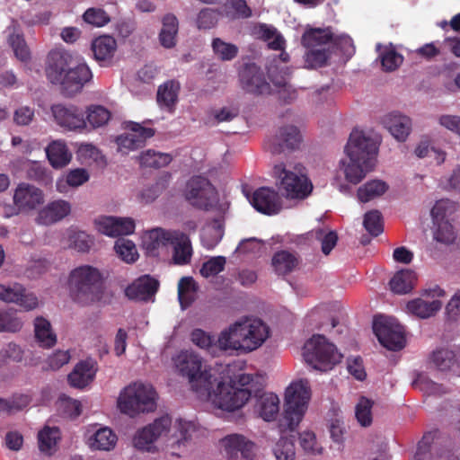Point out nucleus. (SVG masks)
Returning <instances> with one entry per match:
<instances>
[{
	"instance_id": "f257e3e1",
	"label": "nucleus",
	"mask_w": 460,
	"mask_h": 460,
	"mask_svg": "<svg viewBox=\"0 0 460 460\" xmlns=\"http://www.w3.org/2000/svg\"><path fill=\"white\" fill-rule=\"evenodd\" d=\"M46 74L52 84L61 86L62 93L66 96L80 92L93 77L86 64L77 63L69 53L59 50L49 52Z\"/></svg>"
},
{
	"instance_id": "f03ea898",
	"label": "nucleus",
	"mask_w": 460,
	"mask_h": 460,
	"mask_svg": "<svg viewBox=\"0 0 460 460\" xmlns=\"http://www.w3.org/2000/svg\"><path fill=\"white\" fill-rule=\"evenodd\" d=\"M377 150L376 143L363 131L355 129L350 133L345 146L349 162L344 168L345 178L349 182L359 183L374 169Z\"/></svg>"
},
{
	"instance_id": "7ed1b4c3",
	"label": "nucleus",
	"mask_w": 460,
	"mask_h": 460,
	"mask_svg": "<svg viewBox=\"0 0 460 460\" xmlns=\"http://www.w3.org/2000/svg\"><path fill=\"white\" fill-rule=\"evenodd\" d=\"M269 335V327L261 319L245 320L221 332L217 345L221 350L251 352L260 348Z\"/></svg>"
},
{
	"instance_id": "20e7f679",
	"label": "nucleus",
	"mask_w": 460,
	"mask_h": 460,
	"mask_svg": "<svg viewBox=\"0 0 460 460\" xmlns=\"http://www.w3.org/2000/svg\"><path fill=\"white\" fill-rule=\"evenodd\" d=\"M68 284L73 299L79 304L88 305L102 298L103 277L97 268L83 265L74 269Z\"/></svg>"
},
{
	"instance_id": "39448f33",
	"label": "nucleus",
	"mask_w": 460,
	"mask_h": 460,
	"mask_svg": "<svg viewBox=\"0 0 460 460\" xmlns=\"http://www.w3.org/2000/svg\"><path fill=\"white\" fill-rule=\"evenodd\" d=\"M311 397V390L307 380L291 383L285 393L283 417L279 426L282 432L293 431L302 420Z\"/></svg>"
},
{
	"instance_id": "423d86ee",
	"label": "nucleus",
	"mask_w": 460,
	"mask_h": 460,
	"mask_svg": "<svg viewBox=\"0 0 460 460\" xmlns=\"http://www.w3.org/2000/svg\"><path fill=\"white\" fill-rule=\"evenodd\" d=\"M156 393L151 385L135 382L126 386L118 398L122 413L134 417L140 412L153 411L156 408Z\"/></svg>"
},
{
	"instance_id": "0eeeda50",
	"label": "nucleus",
	"mask_w": 460,
	"mask_h": 460,
	"mask_svg": "<svg viewBox=\"0 0 460 460\" xmlns=\"http://www.w3.org/2000/svg\"><path fill=\"white\" fill-rule=\"evenodd\" d=\"M208 395L200 394L199 398L210 402L218 409L234 411L248 402L252 395V391L249 387L236 388L234 385H226L214 377L208 387Z\"/></svg>"
},
{
	"instance_id": "6e6552de",
	"label": "nucleus",
	"mask_w": 460,
	"mask_h": 460,
	"mask_svg": "<svg viewBox=\"0 0 460 460\" xmlns=\"http://www.w3.org/2000/svg\"><path fill=\"white\" fill-rule=\"evenodd\" d=\"M174 364L179 373L188 378L198 397L200 394H208V387L214 377L203 367V360L198 354L182 350L174 358Z\"/></svg>"
},
{
	"instance_id": "1a4fd4ad",
	"label": "nucleus",
	"mask_w": 460,
	"mask_h": 460,
	"mask_svg": "<svg viewBox=\"0 0 460 460\" xmlns=\"http://www.w3.org/2000/svg\"><path fill=\"white\" fill-rule=\"evenodd\" d=\"M303 356L307 364L322 372L332 369L342 358L335 345L321 334L313 335L305 343Z\"/></svg>"
},
{
	"instance_id": "9d476101",
	"label": "nucleus",
	"mask_w": 460,
	"mask_h": 460,
	"mask_svg": "<svg viewBox=\"0 0 460 460\" xmlns=\"http://www.w3.org/2000/svg\"><path fill=\"white\" fill-rule=\"evenodd\" d=\"M373 331L380 344L392 351H398L406 343L403 327L395 318L376 315L373 321Z\"/></svg>"
},
{
	"instance_id": "9b49d317",
	"label": "nucleus",
	"mask_w": 460,
	"mask_h": 460,
	"mask_svg": "<svg viewBox=\"0 0 460 460\" xmlns=\"http://www.w3.org/2000/svg\"><path fill=\"white\" fill-rule=\"evenodd\" d=\"M273 171L279 179V190L287 198L305 199L311 193L313 185L305 174L288 170L282 163L276 164Z\"/></svg>"
},
{
	"instance_id": "f8f14e48",
	"label": "nucleus",
	"mask_w": 460,
	"mask_h": 460,
	"mask_svg": "<svg viewBox=\"0 0 460 460\" xmlns=\"http://www.w3.org/2000/svg\"><path fill=\"white\" fill-rule=\"evenodd\" d=\"M53 121L66 131H79L86 128L84 111L74 104L56 103L50 106Z\"/></svg>"
},
{
	"instance_id": "ddd939ff",
	"label": "nucleus",
	"mask_w": 460,
	"mask_h": 460,
	"mask_svg": "<svg viewBox=\"0 0 460 460\" xmlns=\"http://www.w3.org/2000/svg\"><path fill=\"white\" fill-rule=\"evenodd\" d=\"M185 197L193 207L208 210L216 200L217 191L207 178L194 176L187 183Z\"/></svg>"
},
{
	"instance_id": "4468645a",
	"label": "nucleus",
	"mask_w": 460,
	"mask_h": 460,
	"mask_svg": "<svg viewBox=\"0 0 460 460\" xmlns=\"http://www.w3.org/2000/svg\"><path fill=\"white\" fill-rule=\"evenodd\" d=\"M44 193L42 190L34 185L22 182L18 184L13 194L14 208L11 211L5 210L7 217L17 215L20 212H28L35 209L38 206L43 204Z\"/></svg>"
},
{
	"instance_id": "2eb2a0df",
	"label": "nucleus",
	"mask_w": 460,
	"mask_h": 460,
	"mask_svg": "<svg viewBox=\"0 0 460 460\" xmlns=\"http://www.w3.org/2000/svg\"><path fill=\"white\" fill-rule=\"evenodd\" d=\"M238 77L241 87L247 93L262 95L271 92L263 71L255 63H244L238 70Z\"/></svg>"
},
{
	"instance_id": "dca6fc26",
	"label": "nucleus",
	"mask_w": 460,
	"mask_h": 460,
	"mask_svg": "<svg viewBox=\"0 0 460 460\" xmlns=\"http://www.w3.org/2000/svg\"><path fill=\"white\" fill-rule=\"evenodd\" d=\"M172 419L168 415L156 419L153 423L138 430L134 438V447L138 450L151 452L155 448V441L169 431Z\"/></svg>"
},
{
	"instance_id": "f3484780",
	"label": "nucleus",
	"mask_w": 460,
	"mask_h": 460,
	"mask_svg": "<svg viewBox=\"0 0 460 460\" xmlns=\"http://www.w3.org/2000/svg\"><path fill=\"white\" fill-rule=\"evenodd\" d=\"M303 137L300 130L294 125L279 128L277 133L267 143L268 150L273 155L286 151L291 152L299 148Z\"/></svg>"
},
{
	"instance_id": "a211bd4d",
	"label": "nucleus",
	"mask_w": 460,
	"mask_h": 460,
	"mask_svg": "<svg viewBox=\"0 0 460 460\" xmlns=\"http://www.w3.org/2000/svg\"><path fill=\"white\" fill-rule=\"evenodd\" d=\"M128 128V133L116 138L119 150L125 154L142 147L155 135L154 128L143 127L137 122H129Z\"/></svg>"
},
{
	"instance_id": "6ab92c4d",
	"label": "nucleus",
	"mask_w": 460,
	"mask_h": 460,
	"mask_svg": "<svg viewBox=\"0 0 460 460\" xmlns=\"http://www.w3.org/2000/svg\"><path fill=\"white\" fill-rule=\"evenodd\" d=\"M252 206L265 215L278 214L282 208V200L279 194L269 187L257 189L250 199Z\"/></svg>"
},
{
	"instance_id": "aec40b11",
	"label": "nucleus",
	"mask_w": 460,
	"mask_h": 460,
	"mask_svg": "<svg viewBox=\"0 0 460 460\" xmlns=\"http://www.w3.org/2000/svg\"><path fill=\"white\" fill-rule=\"evenodd\" d=\"M0 300L16 304L26 311L33 310L39 305L37 296L32 293H27L26 289L17 283L12 286L0 284Z\"/></svg>"
},
{
	"instance_id": "412c9836",
	"label": "nucleus",
	"mask_w": 460,
	"mask_h": 460,
	"mask_svg": "<svg viewBox=\"0 0 460 460\" xmlns=\"http://www.w3.org/2000/svg\"><path fill=\"white\" fill-rule=\"evenodd\" d=\"M94 222L97 230L108 236L127 235L135 230V222L129 217H100Z\"/></svg>"
},
{
	"instance_id": "4be33fe9",
	"label": "nucleus",
	"mask_w": 460,
	"mask_h": 460,
	"mask_svg": "<svg viewBox=\"0 0 460 460\" xmlns=\"http://www.w3.org/2000/svg\"><path fill=\"white\" fill-rule=\"evenodd\" d=\"M159 288V281L150 275H143L135 279L125 289V296L129 300L148 301Z\"/></svg>"
},
{
	"instance_id": "5701e85b",
	"label": "nucleus",
	"mask_w": 460,
	"mask_h": 460,
	"mask_svg": "<svg viewBox=\"0 0 460 460\" xmlns=\"http://www.w3.org/2000/svg\"><path fill=\"white\" fill-rule=\"evenodd\" d=\"M169 245L172 247V261L174 265L184 266L190 263L193 248L187 234L173 230Z\"/></svg>"
},
{
	"instance_id": "b1692460",
	"label": "nucleus",
	"mask_w": 460,
	"mask_h": 460,
	"mask_svg": "<svg viewBox=\"0 0 460 460\" xmlns=\"http://www.w3.org/2000/svg\"><path fill=\"white\" fill-rule=\"evenodd\" d=\"M228 460H252L254 444L242 435L232 434L223 439Z\"/></svg>"
},
{
	"instance_id": "393cba45",
	"label": "nucleus",
	"mask_w": 460,
	"mask_h": 460,
	"mask_svg": "<svg viewBox=\"0 0 460 460\" xmlns=\"http://www.w3.org/2000/svg\"><path fill=\"white\" fill-rule=\"evenodd\" d=\"M256 399L254 411L265 421H272L279 412V399L273 393H264L261 389L254 391Z\"/></svg>"
},
{
	"instance_id": "a878e982",
	"label": "nucleus",
	"mask_w": 460,
	"mask_h": 460,
	"mask_svg": "<svg viewBox=\"0 0 460 460\" xmlns=\"http://www.w3.org/2000/svg\"><path fill=\"white\" fill-rule=\"evenodd\" d=\"M382 124L399 142H404L411 131V119L397 111L385 115Z\"/></svg>"
},
{
	"instance_id": "bb28decb",
	"label": "nucleus",
	"mask_w": 460,
	"mask_h": 460,
	"mask_svg": "<svg viewBox=\"0 0 460 460\" xmlns=\"http://www.w3.org/2000/svg\"><path fill=\"white\" fill-rule=\"evenodd\" d=\"M71 211L69 202L58 199L48 203L36 217V223L42 226L53 225L65 218Z\"/></svg>"
},
{
	"instance_id": "cd10ccee",
	"label": "nucleus",
	"mask_w": 460,
	"mask_h": 460,
	"mask_svg": "<svg viewBox=\"0 0 460 460\" xmlns=\"http://www.w3.org/2000/svg\"><path fill=\"white\" fill-rule=\"evenodd\" d=\"M91 48L99 64L102 66H109L116 51L117 42L113 37L102 35L93 40Z\"/></svg>"
},
{
	"instance_id": "c85d7f7f",
	"label": "nucleus",
	"mask_w": 460,
	"mask_h": 460,
	"mask_svg": "<svg viewBox=\"0 0 460 460\" xmlns=\"http://www.w3.org/2000/svg\"><path fill=\"white\" fill-rule=\"evenodd\" d=\"M173 230H166L161 227L147 231L142 239L143 248L150 255H156L160 247L169 245Z\"/></svg>"
},
{
	"instance_id": "c756f323",
	"label": "nucleus",
	"mask_w": 460,
	"mask_h": 460,
	"mask_svg": "<svg viewBox=\"0 0 460 460\" xmlns=\"http://www.w3.org/2000/svg\"><path fill=\"white\" fill-rule=\"evenodd\" d=\"M181 84L177 80L172 79L159 85L157 89L156 101L160 107L172 112L178 102V96Z\"/></svg>"
},
{
	"instance_id": "7c9ffc66",
	"label": "nucleus",
	"mask_w": 460,
	"mask_h": 460,
	"mask_svg": "<svg viewBox=\"0 0 460 460\" xmlns=\"http://www.w3.org/2000/svg\"><path fill=\"white\" fill-rule=\"evenodd\" d=\"M94 376L93 365L89 361H80L67 376V380L71 386L82 389L87 386Z\"/></svg>"
},
{
	"instance_id": "2f4dec72",
	"label": "nucleus",
	"mask_w": 460,
	"mask_h": 460,
	"mask_svg": "<svg viewBox=\"0 0 460 460\" xmlns=\"http://www.w3.org/2000/svg\"><path fill=\"white\" fill-rule=\"evenodd\" d=\"M33 325L35 341L40 347L49 349L57 343V335L49 320L43 316H38Z\"/></svg>"
},
{
	"instance_id": "473e14b6",
	"label": "nucleus",
	"mask_w": 460,
	"mask_h": 460,
	"mask_svg": "<svg viewBox=\"0 0 460 460\" xmlns=\"http://www.w3.org/2000/svg\"><path fill=\"white\" fill-rule=\"evenodd\" d=\"M442 307V303L438 299L426 301L422 298H415L406 305L407 311L421 319H427L435 315Z\"/></svg>"
},
{
	"instance_id": "72a5a7b5",
	"label": "nucleus",
	"mask_w": 460,
	"mask_h": 460,
	"mask_svg": "<svg viewBox=\"0 0 460 460\" xmlns=\"http://www.w3.org/2000/svg\"><path fill=\"white\" fill-rule=\"evenodd\" d=\"M117 440L118 438L111 429L102 427L89 438L88 444L92 449L110 451L115 447Z\"/></svg>"
},
{
	"instance_id": "f704fd0d",
	"label": "nucleus",
	"mask_w": 460,
	"mask_h": 460,
	"mask_svg": "<svg viewBox=\"0 0 460 460\" xmlns=\"http://www.w3.org/2000/svg\"><path fill=\"white\" fill-rule=\"evenodd\" d=\"M271 264L278 275L285 276L292 272L298 266L299 258L294 252L281 250L274 253Z\"/></svg>"
},
{
	"instance_id": "c9c22d12",
	"label": "nucleus",
	"mask_w": 460,
	"mask_h": 460,
	"mask_svg": "<svg viewBox=\"0 0 460 460\" xmlns=\"http://www.w3.org/2000/svg\"><path fill=\"white\" fill-rule=\"evenodd\" d=\"M163 27L159 33V40L163 47L171 49L175 46L176 35L178 33L179 22L177 17L172 13H167L162 20Z\"/></svg>"
},
{
	"instance_id": "e433bc0d",
	"label": "nucleus",
	"mask_w": 460,
	"mask_h": 460,
	"mask_svg": "<svg viewBox=\"0 0 460 460\" xmlns=\"http://www.w3.org/2000/svg\"><path fill=\"white\" fill-rule=\"evenodd\" d=\"M47 157L54 168H62L71 160L66 145L61 141H53L46 148Z\"/></svg>"
},
{
	"instance_id": "4c0bfd02",
	"label": "nucleus",
	"mask_w": 460,
	"mask_h": 460,
	"mask_svg": "<svg viewBox=\"0 0 460 460\" xmlns=\"http://www.w3.org/2000/svg\"><path fill=\"white\" fill-rule=\"evenodd\" d=\"M416 274L411 270L398 271L390 280L391 290L396 294H407L414 287Z\"/></svg>"
},
{
	"instance_id": "58836bf2",
	"label": "nucleus",
	"mask_w": 460,
	"mask_h": 460,
	"mask_svg": "<svg viewBox=\"0 0 460 460\" xmlns=\"http://www.w3.org/2000/svg\"><path fill=\"white\" fill-rule=\"evenodd\" d=\"M388 190V185L382 180H372L358 189L357 196L360 202L366 203L382 196Z\"/></svg>"
},
{
	"instance_id": "ea45409f",
	"label": "nucleus",
	"mask_w": 460,
	"mask_h": 460,
	"mask_svg": "<svg viewBox=\"0 0 460 460\" xmlns=\"http://www.w3.org/2000/svg\"><path fill=\"white\" fill-rule=\"evenodd\" d=\"M138 160L143 167L160 168L168 165L172 157L170 154L148 149L140 154Z\"/></svg>"
},
{
	"instance_id": "a19ab883",
	"label": "nucleus",
	"mask_w": 460,
	"mask_h": 460,
	"mask_svg": "<svg viewBox=\"0 0 460 460\" xmlns=\"http://www.w3.org/2000/svg\"><path fill=\"white\" fill-rule=\"evenodd\" d=\"M332 40V34L323 29H311L303 37V44L306 48H326Z\"/></svg>"
},
{
	"instance_id": "79ce46f5",
	"label": "nucleus",
	"mask_w": 460,
	"mask_h": 460,
	"mask_svg": "<svg viewBox=\"0 0 460 460\" xmlns=\"http://www.w3.org/2000/svg\"><path fill=\"white\" fill-rule=\"evenodd\" d=\"M7 41L17 59L23 63H27L31 60V50L22 33H11Z\"/></svg>"
},
{
	"instance_id": "37998d69",
	"label": "nucleus",
	"mask_w": 460,
	"mask_h": 460,
	"mask_svg": "<svg viewBox=\"0 0 460 460\" xmlns=\"http://www.w3.org/2000/svg\"><path fill=\"white\" fill-rule=\"evenodd\" d=\"M260 38L268 41V47L273 50H282L285 48L286 40L276 28L267 24H261L259 30Z\"/></svg>"
},
{
	"instance_id": "c03bdc74",
	"label": "nucleus",
	"mask_w": 460,
	"mask_h": 460,
	"mask_svg": "<svg viewBox=\"0 0 460 460\" xmlns=\"http://www.w3.org/2000/svg\"><path fill=\"white\" fill-rule=\"evenodd\" d=\"M273 454L277 460H295L296 449L294 438L281 436L272 448Z\"/></svg>"
},
{
	"instance_id": "a18cd8bd",
	"label": "nucleus",
	"mask_w": 460,
	"mask_h": 460,
	"mask_svg": "<svg viewBox=\"0 0 460 460\" xmlns=\"http://www.w3.org/2000/svg\"><path fill=\"white\" fill-rule=\"evenodd\" d=\"M59 429L46 426L38 434L39 448L41 452L50 454L59 439Z\"/></svg>"
},
{
	"instance_id": "49530a36",
	"label": "nucleus",
	"mask_w": 460,
	"mask_h": 460,
	"mask_svg": "<svg viewBox=\"0 0 460 460\" xmlns=\"http://www.w3.org/2000/svg\"><path fill=\"white\" fill-rule=\"evenodd\" d=\"M84 118L86 124L89 123L93 128H96L107 124L111 119V112L102 105H91L87 108Z\"/></svg>"
},
{
	"instance_id": "de8ad7c7",
	"label": "nucleus",
	"mask_w": 460,
	"mask_h": 460,
	"mask_svg": "<svg viewBox=\"0 0 460 460\" xmlns=\"http://www.w3.org/2000/svg\"><path fill=\"white\" fill-rule=\"evenodd\" d=\"M459 206L456 202L448 199L438 200L431 209V217L434 222L446 221L445 219L452 216Z\"/></svg>"
},
{
	"instance_id": "09e8293b",
	"label": "nucleus",
	"mask_w": 460,
	"mask_h": 460,
	"mask_svg": "<svg viewBox=\"0 0 460 460\" xmlns=\"http://www.w3.org/2000/svg\"><path fill=\"white\" fill-rule=\"evenodd\" d=\"M114 249L119 257L128 263H132L138 258L135 243L128 239L118 238L115 242Z\"/></svg>"
},
{
	"instance_id": "8fccbe9b",
	"label": "nucleus",
	"mask_w": 460,
	"mask_h": 460,
	"mask_svg": "<svg viewBox=\"0 0 460 460\" xmlns=\"http://www.w3.org/2000/svg\"><path fill=\"white\" fill-rule=\"evenodd\" d=\"M212 49L214 53L223 61H230L238 55V47L233 43H228L219 38H216L212 41Z\"/></svg>"
},
{
	"instance_id": "3c124183",
	"label": "nucleus",
	"mask_w": 460,
	"mask_h": 460,
	"mask_svg": "<svg viewBox=\"0 0 460 460\" xmlns=\"http://www.w3.org/2000/svg\"><path fill=\"white\" fill-rule=\"evenodd\" d=\"M431 361L440 371H447L456 364V354L453 350L440 349L431 355Z\"/></svg>"
},
{
	"instance_id": "603ef678",
	"label": "nucleus",
	"mask_w": 460,
	"mask_h": 460,
	"mask_svg": "<svg viewBox=\"0 0 460 460\" xmlns=\"http://www.w3.org/2000/svg\"><path fill=\"white\" fill-rule=\"evenodd\" d=\"M373 402L365 396H361L355 408V416L362 427H368L372 423Z\"/></svg>"
},
{
	"instance_id": "864d4df0",
	"label": "nucleus",
	"mask_w": 460,
	"mask_h": 460,
	"mask_svg": "<svg viewBox=\"0 0 460 460\" xmlns=\"http://www.w3.org/2000/svg\"><path fill=\"white\" fill-rule=\"evenodd\" d=\"M305 61L310 67L316 68L322 67L327 64L331 57V52L328 48H308Z\"/></svg>"
},
{
	"instance_id": "5fc2aeb1",
	"label": "nucleus",
	"mask_w": 460,
	"mask_h": 460,
	"mask_svg": "<svg viewBox=\"0 0 460 460\" xmlns=\"http://www.w3.org/2000/svg\"><path fill=\"white\" fill-rule=\"evenodd\" d=\"M22 326V321L13 312L0 309V332H17Z\"/></svg>"
},
{
	"instance_id": "6e6d98bb",
	"label": "nucleus",
	"mask_w": 460,
	"mask_h": 460,
	"mask_svg": "<svg viewBox=\"0 0 460 460\" xmlns=\"http://www.w3.org/2000/svg\"><path fill=\"white\" fill-rule=\"evenodd\" d=\"M223 237V229L220 226H208L201 234V244L207 250L214 249Z\"/></svg>"
},
{
	"instance_id": "4d7b16f0",
	"label": "nucleus",
	"mask_w": 460,
	"mask_h": 460,
	"mask_svg": "<svg viewBox=\"0 0 460 460\" xmlns=\"http://www.w3.org/2000/svg\"><path fill=\"white\" fill-rule=\"evenodd\" d=\"M58 408L62 414L69 418H76L82 411L81 402L66 395L59 397Z\"/></svg>"
},
{
	"instance_id": "13d9d810",
	"label": "nucleus",
	"mask_w": 460,
	"mask_h": 460,
	"mask_svg": "<svg viewBox=\"0 0 460 460\" xmlns=\"http://www.w3.org/2000/svg\"><path fill=\"white\" fill-rule=\"evenodd\" d=\"M364 227L373 236H377L383 232L382 215L378 210H371L365 214Z\"/></svg>"
},
{
	"instance_id": "bf43d9fd",
	"label": "nucleus",
	"mask_w": 460,
	"mask_h": 460,
	"mask_svg": "<svg viewBox=\"0 0 460 460\" xmlns=\"http://www.w3.org/2000/svg\"><path fill=\"white\" fill-rule=\"evenodd\" d=\"M220 13L217 10L212 8L202 9L196 20V23L199 29L208 30L216 26L218 22Z\"/></svg>"
},
{
	"instance_id": "052dcab7",
	"label": "nucleus",
	"mask_w": 460,
	"mask_h": 460,
	"mask_svg": "<svg viewBox=\"0 0 460 460\" xmlns=\"http://www.w3.org/2000/svg\"><path fill=\"white\" fill-rule=\"evenodd\" d=\"M226 262L224 256L213 257L202 264L200 274L205 278L216 276L225 270Z\"/></svg>"
},
{
	"instance_id": "680f3d73",
	"label": "nucleus",
	"mask_w": 460,
	"mask_h": 460,
	"mask_svg": "<svg viewBox=\"0 0 460 460\" xmlns=\"http://www.w3.org/2000/svg\"><path fill=\"white\" fill-rule=\"evenodd\" d=\"M225 6L227 15L233 18H248L252 15V10L244 0H229Z\"/></svg>"
},
{
	"instance_id": "e2e57ef3",
	"label": "nucleus",
	"mask_w": 460,
	"mask_h": 460,
	"mask_svg": "<svg viewBox=\"0 0 460 460\" xmlns=\"http://www.w3.org/2000/svg\"><path fill=\"white\" fill-rule=\"evenodd\" d=\"M435 223L438 225L434 233L435 240L445 244L453 243L456 239L453 226L447 220Z\"/></svg>"
},
{
	"instance_id": "0e129e2a",
	"label": "nucleus",
	"mask_w": 460,
	"mask_h": 460,
	"mask_svg": "<svg viewBox=\"0 0 460 460\" xmlns=\"http://www.w3.org/2000/svg\"><path fill=\"white\" fill-rule=\"evenodd\" d=\"M84 21L89 24L96 27H102L110 22V17L107 13L102 9L89 8L84 15Z\"/></svg>"
},
{
	"instance_id": "69168bd1",
	"label": "nucleus",
	"mask_w": 460,
	"mask_h": 460,
	"mask_svg": "<svg viewBox=\"0 0 460 460\" xmlns=\"http://www.w3.org/2000/svg\"><path fill=\"white\" fill-rule=\"evenodd\" d=\"M176 428L177 431L179 432V437L177 440L172 444V447L174 444H177L179 447L181 445H184L197 429L196 424L194 422L186 421L183 420H177Z\"/></svg>"
},
{
	"instance_id": "338daca9",
	"label": "nucleus",
	"mask_w": 460,
	"mask_h": 460,
	"mask_svg": "<svg viewBox=\"0 0 460 460\" xmlns=\"http://www.w3.org/2000/svg\"><path fill=\"white\" fill-rule=\"evenodd\" d=\"M403 58L395 50L391 49L384 52L381 56L383 69L386 72L394 71L402 63Z\"/></svg>"
},
{
	"instance_id": "774afa93",
	"label": "nucleus",
	"mask_w": 460,
	"mask_h": 460,
	"mask_svg": "<svg viewBox=\"0 0 460 460\" xmlns=\"http://www.w3.org/2000/svg\"><path fill=\"white\" fill-rule=\"evenodd\" d=\"M27 177L31 181L44 184H48L50 181L47 169L37 162H33L28 168Z\"/></svg>"
}]
</instances>
